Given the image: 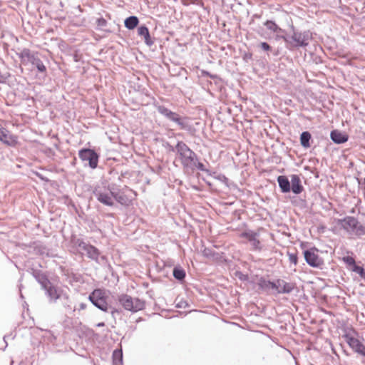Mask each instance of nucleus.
Instances as JSON below:
<instances>
[{
	"instance_id": "cd10ccee",
	"label": "nucleus",
	"mask_w": 365,
	"mask_h": 365,
	"mask_svg": "<svg viewBox=\"0 0 365 365\" xmlns=\"http://www.w3.org/2000/svg\"><path fill=\"white\" fill-rule=\"evenodd\" d=\"M351 271L358 273L360 276L364 272V269L363 267L357 266L355 264L351 268H350Z\"/></svg>"
},
{
	"instance_id": "f704fd0d",
	"label": "nucleus",
	"mask_w": 365,
	"mask_h": 365,
	"mask_svg": "<svg viewBox=\"0 0 365 365\" xmlns=\"http://www.w3.org/2000/svg\"><path fill=\"white\" fill-rule=\"evenodd\" d=\"M361 277L365 280V272L361 275Z\"/></svg>"
},
{
	"instance_id": "4468645a",
	"label": "nucleus",
	"mask_w": 365,
	"mask_h": 365,
	"mask_svg": "<svg viewBox=\"0 0 365 365\" xmlns=\"http://www.w3.org/2000/svg\"><path fill=\"white\" fill-rule=\"evenodd\" d=\"M292 39L294 42L295 46H305L308 44L307 36L301 32H294Z\"/></svg>"
},
{
	"instance_id": "a211bd4d",
	"label": "nucleus",
	"mask_w": 365,
	"mask_h": 365,
	"mask_svg": "<svg viewBox=\"0 0 365 365\" xmlns=\"http://www.w3.org/2000/svg\"><path fill=\"white\" fill-rule=\"evenodd\" d=\"M277 182L279 183V186L283 192H288L290 191V182H289L287 178L284 175H280L277 178Z\"/></svg>"
},
{
	"instance_id": "9d476101",
	"label": "nucleus",
	"mask_w": 365,
	"mask_h": 365,
	"mask_svg": "<svg viewBox=\"0 0 365 365\" xmlns=\"http://www.w3.org/2000/svg\"><path fill=\"white\" fill-rule=\"evenodd\" d=\"M0 141L11 147H15L19 144L18 137L15 135H13L5 128L1 130Z\"/></svg>"
},
{
	"instance_id": "7ed1b4c3",
	"label": "nucleus",
	"mask_w": 365,
	"mask_h": 365,
	"mask_svg": "<svg viewBox=\"0 0 365 365\" xmlns=\"http://www.w3.org/2000/svg\"><path fill=\"white\" fill-rule=\"evenodd\" d=\"M358 333L355 330L346 332L344 337L349 347L356 353L365 356V346L358 338Z\"/></svg>"
},
{
	"instance_id": "473e14b6",
	"label": "nucleus",
	"mask_w": 365,
	"mask_h": 365,
	"mask_svg": "<svg viewBox=\"0 0 365 365\" xmlns=\"http://www.w3.org/2000/svg\"><path fill=\"white\" fill-rule=\"evenodd\" d=\"M24 53H25V55H26L28 57H29V56H30V53H29V51H24Z\"/></svg>"
},
{
	"instance_id": "2f4dec72",
	"label": "nucleus",
	"mask_w": 365,
	"mask_h": 365,
	"mask_svg": "<svg viewBox=\"0 0 365 365\" xmlns=\"http://www.w3.org/2000/svg\"><path fill=\"white\" fill-rule=\"evenodd\" d=\"M122 356V352L121 351H115L113 352V357L114 358H116V357H121Z\"/></svg>"
},
{
	"instance_id": "c85d7f7f",
	"label": "nucleus",
	"mask_w": 365,
	"mask_h": 365,
	"mask_svg": "<svg viewBox=\"0 0 365 365\" xmlns=\"http://www.w3.org/2000/svg\"><path fill=\"white\" fill-rule=\"evenodd\" d=\"M96 24L98 27L102 28L107 25V21L105 19H103V17L98 18L96 20Z\"/></svg>"
},
{
	"instance_id": "f3484780",
	"label": "nucleus",
	"mask_w": 365,
	"mask_h": 365,
	"mask_svg": "<svg viewBox=\"0 0 365 365\" xmlns=\"http://www.w3.org/2000/svg\"><path fill=\"white\" fill-rule=\"evenodd\" d=\"M276 285H277V281L276 282H270L269 280H266L264 279L261 278L258 282V286L264 289V290H269L272 289L274 291V293H276Z\"/></svg>"
},
{
	"instance_id": "f03ea898",
	"label": "nucleus",
	"mask_w": 365,
	"mask_h": 365,
	"mask_svg": "<svg viewBox=\"0 0 365 365\" xmlns=\"http://www.w3.org/2000/svg\"><path fill=\"white\" fill-rule=\"evenodd\" d=\"M136 192L127 186L115 193V200L125 207L132 205L136 200Z\"/></svg>"
},
{
	"instance_id": "1a4fd4ad",
	"label": "nucleus",
	"mask_w": 365,
	"mask_h": 365,
	"mask_svg": "<svg viewBox=\"0 0 365 365\" xmlns=\"http://www.w3.org/2000/svg\"><path fill=\"white\" fill-rule=\"evenodd\" d=\"M158 110L160 114L167 117L170 120L178 123L180 126V128L184 129L185 128V123H183L181 117L178 113L171 111L163 106H159L158 107Z\"/></svg>"
},
{
	"instance_id": "dca6fc26",
	"label": "nucleus",
	"mask_w": 365,
	"mask_h": 365,
	"mask_svg": "<svg viewBox=\"0 0 365 365\" xmlns=\"http://www.w3.org/2000/svg\"><path fill=\"white\" fill-rule=\"evenodd\" d=\"M330 136L331 140L336 143H343L348 140L347 135L337 130L331 131Z\"/></svg>"
},
{
	"instance_id": "e433bc0d",
	"label": "nucleus",
	"mask_w": 365,
	"mask_h": 365,
	"mask_svg": "<svg viewBox=\"0 0 365 365\" xmlns=\"http://www.w3.org/2000/svg\"><path fill=\"white\" fill-rule=\"evenodd\" d=\"M364 183H365V177H364Z\"/></svg>"
},
{
	"instance_id": "c9c22d12",
	"label": "nucleus",
	"mask_w": 365,
	"mask_h": 365,
	"mask_svg": "<svg viewBox=\"0 0 365 365\" xmlns=\"http://www.w3.org/2000/svg\"><path fill=\"white\" fill-rule=\"evenodd\" d=\"M98 326H103V324H99Z\"/></svg>"
},
{
	"instance_id": "412c9836",
	"label": "nucleus",
	"mask_w": 365,
	"mask_h": 365,
	"mask_svg": "<svg viewBox=\"0 0 365 365\" xmlns=\"http://www.w3.org/2000/svg\"><path fill=\"white\" fill-rule=\"evenodd\" d=\"M311 139V134L309 132H303L300 136V143L304 148H309V140Z\"/></svg>"
},
{
	"instance_id": "0eeeda50",
	"label": "nucleus",
	"mask_w": 365,
	"mask_h": 365,
	"mask_svg": "<svg viewBox=\"0 0 365 365\" xmlns=\"http://www.w3.org/2000/svg\"><path fill=\"white\" fill-rule=\"evenodd\" d=\"M318 252L319 250L316 247L310 248L304 252L305 261L312 267L319 268L324 265V260Z\"/></svg>"
},
{
	"instance_id": "39448f33",
	"label": "nucleus",
	"mask_w": 365,
	"mask_h": 365,
	"mask_svg": "<svg viewBox=\"0 0 365 365\" xmlns=\"http://www.w3.org/2000/svg\"><path fill=\"white\" fill-rule=\"evenodd\" d=\"M176 150L184 167H188L193 163L195 153L185 143L179 142L176 145Z\"/></svg>"
},
{
	"instance_id": "f257e3e1",
	"label": "nucleus",
	"mask_w": 365,
	"mask_h": 365,
	"mask_svg": "<svg viewBox=\"0 0 365 365\" xmlns=\"http://www.w3.org/2000/svg\"><path fill=\"white\" fill-rule=\"evenodd\" d=\"M93 195L101 203L105 205L113 207L115 204V192L107 186H96L93 190Z\"/></svg>"
},
{
	"instance_id": "7c9ffc66",
	"label": "nucleus",
	"mask_w": 365,
	"mask_h": 365,
	"mask_svg": "<svg viewBox=\"0 0 365 365\" xmlns=\"http://www.w3.org/2000/svg\"><path fill=\"white\" fill-rule=\"evenodd\" d=\"M260 47L263 50L267 51H270V49H271L270 46L267 43H266V42H262L260 43Z\"/></svg>"
},
{
	"instance_id": "6ab92c4d",
	"label": "nucleus",
	"mask_w": 365,
	"mask_h": 365,
	"mask_svg": "<svg viewBox=\"0 0 365 365\" xmlns=\"http://www.w3.org/2000/svg\"><path fill=\"white\" fill-rule=\"evenodd\" d=\"M138 34L139 36H143L144 38L145 42L148 45L152 44V41L150 39V36L149 33V30L148 27L145 26H141L138 29Z\"/></svg>"
},
{
	"instance_id": "ddd939ff",
	"label": "nucleus",
	"mask_w": 365,
	"mask_h": 365,
	"mask_svg": "<svg viewBox=\"0 0 365 365\" xmlns=\"http://www.w3.org/2000/svg\"><path fill=\"white\" fill-rule=\"evenodd\" d=\"M79 247L86 252L88 257L93 259H97L98 258L100 252L94 246L82 242L79 244Z\"/></svg>"
},
{
	"instance_id": "4be33fe9",
	"label": "nucleus",
	"mask_w": 365,
	"mask_h": 365,
	"mask_svg": "<svg viewBox=\"0 0 365 365\" xmlns=\"http://www.w3.org/2000/svg\"><path fill=\"white\" fill-rule=\"evenodd\" d=\"M47 292L51 299H57L60 297V293L58 289L53 286H50L47 289Z\"/></svg>"
},
{
	"instance_id": "6e6552de",
	"label": "nucleus",
	"mask_w": 365,
	"mask_h": 365,
	"mask_svg": "<svg viewBox=\"0 0 365 365\" xmlns=\"http://www.w3.org/2000/svg\"><path fill=\"white\" fill-rule=\"evenodd\" d=\"M79 158L83 161H88L89 165L92 168H96L98 165V156L97 153L91 149H82L79 151Z\"/></svg>"
},
{
	"instance_id": "bb28decb",
	"label": "nucleus",
	"mask_w": 365,
	"mask_h": 365,
	"mask_svg": "<svg viewBox=\"0 0 365 365\" xmlns=\"http://www.w3.org/2000/svg\"><path fill=\"white\" fill-rule=\"evenodd\" d=\"M289 257V260L291 263H293L294 265H296L298 263V257L297 253H289L287 254Z\"/></svg>"
},
{
	"instance_id": "b1692460",
	"label": "nucleus",
	"mask_w": 365,
	"mask_h": 365,
	"mask_svg": "<svg viewBox=\"0 0 365 365\" xmlns=\"http://www.w3.org/2000/svg\"><path fill=\"white\" fill-rule=\"evenodd\" d=\"M173 276L178 279H182L185 277V272L182 269L175 268L173 269Z\"/></svg>"
},
{
	"instance_id": "f8f14e48",
	"label": "nucleus",
	"mask_w": 365,
	"mask_h": 365,
	"mask_svg": "<svg viewBox=\"0 0 365 365\" xmlns=\"http://www.w3.org/2000/svg\"><path fill=\"white\" fill-rule=\"evenodd\" d=\"M276 293H289L294 289V284L291 283H288L282 279L277 280L276 285Z\"/></svg>"
},
{
	"instance_id": "393cba45",
	"label": "nucleus",
	"mask_w": 365,
	"mask_h": 365,
	"mask_svg": "<svg viewBox=\"0 0 365 365\" xmlns=\"http://www.w3.org/2000/svg\"><path fill=\"white\" fill-rule=\"evenodd\" d=\"M342 260L347 266L351 268L356 264L355 259L351 256H346L342 258Z\"/></svg>"
},
{
	"instance_id": "a878e982",
	"label": "nucleus",
	"mask_w": 365,
	"mask_h": 365,
	"mask_svg": "<svg viewBox=\"0 0 365 365\" xmlns=\"http://www.w3.org/2000/svg\"><path fill=\"white\" fill-rule=\"evenodd\" d=\"M33 63L36 64L38 71L45 72L46 71V66L43 65V62L40 59H34Z\"/></svg>"
},
{
	"instance_id": "aec40b11",
	"label": "nucleus",
	"mask_w": 365,
	"mask_h": 365,
	"mask_svg": "<svg viewBox=\"0 0 365 365\" xmlns=\"http://www.w3.org/2000/svg\"><path fill=\"white\" fill-rule=\"evenodd\" d=\"M138 23L139 20L138 17L135 16L127 18L124 21L125 26L130 30L134 29L138 26Z\"/></svg>"
},
{
	"instance_id": "423d86ee",
	"label": "nucleus",
	"mask_w": 365,
	"mask_h": 365,
	"mask_svg": "<svg viewBox=\"0 0 365 365\" xmlns=\"http://www.w3.org/2000/svg\"><path fill=\"white\" fill-rule=\"evenodd\" d=\"M89 300L98 309L103 312L108 309L107 295L104 290L96 289L89 295Z\"/></svg>"
},
{
	"instance_id": "c756f323",
	"label": "nucleus",
	"mask_w": 365,
	"mask_h": 365,
	"mask_svg": "<svg viewBox=\"0 0 365 365\" xmlns=\"http://www.w3.org/2000/svg\"><path fill=\"white\" fill-rule=\"evenodd\" d=\"M202 255H203L205 257H207V258H210V257H213V255H213V253H212V252L210 250H209V249H205V250L202 251Z\"/></svg>"
},
{
	"instance_id": "5701e85b",
	"label": "nucleus",
	"mask_w": 365,
	"mask_h": 365,
	"mask_svg": "<svg viewBox=\"0 0 365 365\" xmlns=\"http://www.w3.org/2000/svg\"><path fill=\"white\" fill-rule=\"evenodd\" d=\"M264 25L269 30L272 31L274 32H277L278 31L280 30L279 27L272 21H267L264 23Z\"/></svg>"
},
{
	"instance_id": "20e7f679",
	"label": "nucleus",
	"mask_w": 365,
	"mask_h": 365,
	"mask_svg": "<svg viewBox=\"0 0 365 365\" xmlns=\"http://www.w3.org/2000/svg\"><path fill=\"white\" fill-rule=\"evenodd\" d=\"M119 302L128 311L136 312L142 310L145 307L143 301L133 298L128 294H123L119 297Z\"/></svg>"
},
{
	"instance_id": "72a5a7b5",
	"label": "nucleus",
	"mask_w": 365,
	"mask_h": 365,
	"mask_svg": "<svg viewBox=\"0 0 365 365\" xmlns=\"http://www.w3.org/2000/svg\"><path fill=\"white\" fill-rule=\"evenodd\" d=\"M81 309H85L86 308V304H81Z\"/></svg>"
},
{
	"instance_id": "9b49d317",
	"label": "nucleus",
	"mask_w": 365,
	"mask_h": 365,
	"mask_svg": "<svg viewBox=\"0 0 365 365\" xmlns=\"http://www.w3.org/2000/svg\"><path fill=\"white\" fill-rule=\"evenodd\" d=\"M240 237H244L249 241L251 243L253 250H259L262 249L261 242L258 239L257 233L252 231L245 232L241 234Z\"/></svg>"
},
{
	"instance_id": "2eb2a0df",
	"label": "nucleus",
	"mask_w": 365,
	"mask_h": 365,
	"mask_svg": "<svg viewBox=\"0 0 365 365\" xmlns=\"http://www.w3.org/2000/svg\"><path fill=\"white\" fill-rule=\"evenodd\" d=\"M292 190L295 194H299L303 190V187L301 185V180L297 175H292L291 177Z\"/></svg>"
}]
</instances>
